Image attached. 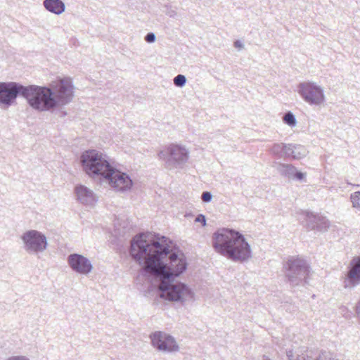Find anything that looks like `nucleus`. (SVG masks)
<instances>
[{"instance_id": "obj_27", "label": "nucleus", "mask_w": 360, "mask_h": 360, "mask_svg": "<svg viewBox=\"0 0 360 360\" xmlns=\"http://www.w3.org/2000/svg\"><path fill=\"white\" fill-rule=\"evenodd\" d=\"M286 356L288 360H302V356L295 354L292 349L286 350Z\"/></svg>"}, {"instance_id": "obj_3", "label": "nucleus", "mask_w": 360, "mask_h": 360, "mask_svg": "<svg viewBox=\"0 0 360 360\" xmlns=\"http://www.w3.org/2000/svg\"><path fill=\"white\" fill-rule=\"evenodd\" d=\"M34 87L35 99L32 100V108L38 111H49L66 105L73 97V85L70 78L61 79L53 89L38 85Z\"/></svg>"}, {"instance_id": "obj_38", "label": "nucleus", "mask_w": 360, "mask_h": 360, "mask_svg": "<svg viewBox=\"0 0 360 360\" xmlns=\"http://www.w3.org/2000/svg\"><path fill=\"white\" fill-rule=\"evenodd\" d=\"M342 311H345V310H347V308L345 307H342Z\"/></svg>"}, {"instance_id": "obj_9", "label": "nucleus", "mask_w": 360, "mask_h": 360, "mask_svg": "<svg viewBox=\"0 0 360 360\" xmlns=\"http://www.w3.org/2000/svg\"><path fill=\"white\" fill-rule=\"evenodd\" d=\"M21 239L24 243V249L28 253L43 252L48 247L46 236L37 230L25 231L21 236Z\"/></svg>"}, {"instance_id": "obj_15", "label": "nucleus", "mask_w": 360, "mask_h": 360, "mask_svg": "<svg viewBox=\"0 0 360 360\" xmlns=\"http://www.w3.org/2000/svg\"><path fill=\"white\" fill-rule=\"evenodd\" d=\"M43 6L49 12L60 15L65 11V4L62 0H44Z\"/></svg>"}, {"instance_id": "obj_14", "label": "nucleus", "mask_w": 360, "mask_h": 360, "mask_svg": "<svg viewBox=\"0 0 360 360\" xmlns=\"http://www.w3.org/2000/svg\"><path fill=\"white\" fill-rule=\"evenodd\" d=\"M276 169L284 178H287L290 180L306 181V173L298 171L296 167L291 164L278 163Z\"/></svg>"}, {"instance_id": "obj_29", "label": "nucleus", "mask_w": 360, "mask_h": 360, "mask_svg": "<svg viewBox=\"0 0 360 360\" xmlns=\"http://www.w3.org/2000/svg\"><path fill=\"white\" fill-rule=\"evenodd\" d=\"M212 194L211 192L210 191H204L202 193V195H201V199L204 202H210L212 201Z\"/></svg>"}, {"instance_id": "obj_25", "label": "nucleus", "mask_w": 360, "mask_h": 360, "mask_svg": "<svg viewBox=\"0 0 360 360\" xmlns=\"http://www.w3.org/2000/svg\"><path fill=\"white\" fill-rule=\"evenodd\" d=\"M295 144L285 143L283 158H291Z\"/></svg>"}, {"instance_id": "obj_18", "label": "nucleus", "mask_w": 360, "mask_h": 360, "mask_svg": "<svg viewBox=\"0 0 360 360\" xmlns=\"http://www.w3.org/2000/svg\"><path fill=\"white\" fill-rule=\"evenodd\" d=\"M165 336L166 333L163 331L152 333L149 336L152 346L160 351V349L163 348L162 345L164 344Z\"/></svg>"}, {"instance_id": "obj_21", "label": "nucleus", "mask_w": 360, "mask_h": 360, "mask_svg": "<svg viewBox=\"0 0 360 360\" xmlns=\"http://www.w3.org/2000/svg\"><path fill=\"white\" fill-rule=\"evenodd\" d=\"M283 122L291 127H295L297 123L295 115L291 111H288L284 114Z\"/></svg>"}, {"instance_id": "obj_6", "label": "nucleus", "mask_w": 360, "mask_h": 360, "mask_svg": "<svg viewBox=\"0 0 360 360\" xmlns=\"http://www.w3.org/2000/svg\"><path fill=\"white\" fill-rule=\"evenodd\" d=\"M188 151L184 147L171 144L165 149L160 150L158 155L159 159L165 162V167L169 169L181 168L188 159Z\"/></svg>"}, {"instance_id": "obj_8", "label": "nucleus", "mask_w": 360, "mask_h": 360, "mask_svg": "<svg viewBox=\"0 0 360 360\" xmlns=\"http://www.w3.org/2000/svg\"><path fill=\"white\" fill-rule=\"evenodd\" d=\"M298 94L309 105H320L325 102L323 89L312 82H304L299 84Z\"/></svg>"}, {"instance_id": "obj_7", "label": "nucleus", "mask_w": 360, "mask_h": 360, "mask_svg": "<svg viewBox=\"0 0 360 360\" xmlns=\"http://www.w3.org/2000/svg\"><path fill=\"white\" fill-rule=\"evenodd\" d=\"M115 169L106 154L91 148V180L98 179L103 183L105 176H112Z\"/></svg>"}, {"instance_id": "obj_17", "label": "nucleus", "mask_w": 360, "mask_h": 360, "mask_svg": "<svg viewBox=\"0 0 360 360\" xmlns=\"http://www.w3.org/2000/svg\"><path fill=\"white\" fill-rule=\"evenodd\" d=\"M162 348L160 349V351L165 352H179V346L176 342L175 338L169 334L166 333V336L165 338V342L162 345Z\"/></svg>"}, {"instance_id": "obj_20", "label": "nucleus", "mask_w": 360, "mask_h": 360, "mask_svg": "<svg viewBox=\"0 0 360 360\" xmlns=\"http://www.w3.org/2000/svg\"><path fill=\"white\" fill-rule=\"evenodd\" d=\"M307 151L304 146L299 144H295L292 159L300 160L306 156Z\"/></svg>"}, {"instance_id": "obj_13", "label": "nucleus", "mask_w": 360, "mask_h": 360, "mask_svg": "<svg viewBox=\"0 0 360 360\" xmlns=\"http://www.w3.org/2000/svg\"><path fill=\"white\" fill-rule=\"evenodd\" d=\"M306 221L307 226L310 230L326 232L330 226V221L325 217L310 212H306Z\"/></svg>"}, {"instance_id": "obj_33", "label": "nucleus", "mask_w": 360, "mask_h": 360, "mask_svg": "<svg viewBox=\"0 0 360 360\" xmlns=\"http://www.w3.org/2000/svg\"><path fill=\"white\" fill-rule=\"evenodd\" d=\"M356 313L357 314V317L360 322V300L357 302V304L356 305Z\"/></svg>"}, {"instance_id": "obj_28", "label": "nucleus", "mask_w": 360, "mask_h": 360, "mask_svg": "<svg viewBox=\"0 0 360 360\" xmlns=\"http://www.w3.org/2000/svg\"><path fill=\"white\" fill-rule=\"evenodd\" d=\"M316 351H308L302 356V360H316Z\"/></svg>"}, {"instance_id": "obj_10", "label": "nucleus", "mask_w": 360, "mask_h": 360, "mask_svg": "<svg viewBox=\"0 0 360 360\" xmlns=\"http://www.w3.org/2000/svg\"><path fill=\"white\" fill-rule=\"evenodd\" d=\"M110 187L118 191H126L129 190L133 181L131 177L126 173L114 169L112 176H105V181Z\"/></svg>"}, {"instance_id": "obj_34", "label": "nucleus", "mask_w": 360, "mask_h": 360, "mask_svg": "<svg viewBox=\"0 0 360 360\" xmlns=\"http://www.w3.org/2000/svg\"><path fill=\"white\" fill-rule=\"evenodd\" d=\"M234 46L236 48H243V44L240 41L236 40V41H234Z\"/></svg>"}, {"instance_id": "obj_19", "label": "nucleus", "mask_w": 360, "mask_h": 360, "mask_svg": "<svg viewBox=\"0 0 360 360\" xmlns=\"http://www.w3.org/2000/svg\"><path fill=\"white\" fill-rule=\"evenodd\" d=\"M80 163L85 173L90 176V149L82 153L80 157Z\"/></svg>"}, {"instance_id": "obj_30", "label": "nucleus", "mask_w": 360, "mask_h": 360, "mask_svg": "<svg viewBox=\"0 0 360 360\" xmlns=\"http://www.w3.org/2000/svg\"><path fill=\"white\" fill-rule=\"evenodd\" d=\"M156 40V36L153 32H148L145 37V41L149 44L154 43Z\"/></svg>"}, {"instance_id": "obj_32", "label": "nucleus", "mask_w": 360, "mask_h": 360, "mask_svg": "<svg viewBox=\"0 0 360 360\" xmlns=\"http://www.w3.org/2000/svg\"><path fill=\"white\" fill-rule=\"evenodd\" d=\"M6 360H30V359L25 356H12L11 357H8Z\"/></svg>"}, {"instance_id": "obj_11", "label": "nucleus", "mask_w": 360, "mask_h": 360, "mask_svg": "<svg viewBox=\"0 0 360 360\" xmlns=\"http://www.w3.org/2000/svg\"><path fill=\"white\" fill-rule=\"evenodd\" d=\"M344 284L346 288H354L360 284V255L352 259Z\"/></svg>"}, {"instance_id": "obj_16", "label": "nucleus", "mask_w": 360, "mask_h": 360, "mask_svg": "<svg viewBox=\"0 0 360 360\" xmlns=\"http://www.w3.org/2000/svg\"><path fill=\"white\" fill-rule=\"evenodd\" d=\"M77 200L82 204L88 205L90 202V189L86 186L78 184L75 188Z\"/></svg>"}, {"instance_id": "obj_37", "label": "nucleus", "mask_w": 360, "mask_h": 360, "mask_svg": "<svg viewBox=\"0 0 360 360\" xmlns=\"http://www.w3.org/2000/svg\"><path fill=\"white\" fill-rule=\"evenodd\" d=\"M330 360H338V359H335L333 355L330 352ZM329 360V359H327Z\"/></svg>"}, {"instance_id": "obj_24", "label": "nucleus", "mask_w": 360, "mask_h": 360, "mask_svg": "<svg viewBox=\"0 0 360 360\" xmlns=\"http://www.w3.org/2000/svg\"><path fill=\"white\" fill-rule=\"evenodd\" d=\"M186 77L184 75H178L174 78V84L177 87H183L186 84Z\"/></svg>"}, {"instance_id": "obj_26", "label": "nucleus", "mask_w": 360, "mask_h": 360, "mask_svg": "<svg viewBox=\"0 0 360 360\" xmlns=\"http://www.w3.org/2000/svg\"><path fill=\"white\" fill-rule=\"evenodd\" d=\"M330 359V352L326 351H318L316 350V360H327Z\"/></svg>"}, {"instance_id": "obj_5", "label": "nucleus", "mask_w": 360, "mask_h": 360, "mask_svg": "<svg viewBox=\"0 0 360 360\" xmlns=\"http://www.w3.org/2000/svg\"><path fill=\"white\" fill-rule=\"evenodd\" d=\"M287 282L292 287L308 284L310 269L307 261L292 257L283 265Z\"/></svg>"}, {"instance_id": "obj_35", "label": "nucleus", "mask_w": 360, "mask_h": 360, "mask_svg": "<svg viewBox=\"0 0 360 360\" xmlns=\"http://www.w3.org/2000/svg\"><path fill=\"white\" fill-rule=\"evenodd\" d=\"M91 202L93 201H96L97 200L96 199V196L94 195V194L93 193V192L91 191Z\"/></svg>"}, {"instance_id": "obj_36", "label": "nucleus", "mask_w": 360, "mask_h": 360, "mask_svg": "<svg viewBox=\"0 0 360 360\" xmlns=\"http://www.w3.org/2000/svg\"><path fill=\"white\" fill-rule=\"evenodd\" d=\"M115 227H116V229H117L118 231H120V228H119V227H117V225H115ZM126 232H127L126 231H123L122 232L119 231V234H123V235H124V234H125V233H126Z\"/></svg>"}, {"instance_id": "obj_22", "label": "nucleus", "mask_w": 360, "mask_h": 360, "mask_svg": "<svg viewBox=\"0 0 360 360\" xmlns=\"http://www.w3.org/2000/svg\"><path fill=\"white\" fill-rule=\"evenodd\" d=\"M284 145H285V143H274L270 150L271 153L274 155L277 156L279 158H283Z\"/></svg>"}, {"instance_id": "obj_23", "label": "nucleus", "mask_w": 360, "mask_h": 360, "mask_svg": "<svg viewBox=\"0 0 360 360\" xmlns=\"http://www.w3.org/2000/svg\"><path fill=\"white\" fill-rule=\"evenodd\" d=\"M350 200L352 207L360 211V191H356L351 194Z\"/></svg>"}, {"instance_id": "obj_31", "label": "nucleus", "mask_w": 360, "mask_h": 360, "mask_svg": "<svg viewBox=\"0 0 360 360\" xmlns=\"http://www.w3.org/2000/svg\"><path fill=\"white\" fill-rule=\"evenodd\" d=\"M195 222L200 223L203 226L206 225V217L204 214H200L195 219Z\"/></svg>"}, {"instance_id": "obj_40", "label": "nucleus", "mask_w": 360, "mask_h": 360, "mask_svg": "<svg viewBox=\"0 0 360 360\" xmlns=\"http://www.w3.org/2000/svg\"><path fill=\"white\" fill-rule=\"evenodd\" d=\"M354 186H356V187H359V184H356V185H354Z\"/></svg>"}, {"instance_id": "obj_1", "label": "nucleus", "mask_w": 360, "mask_h": 360, "mask_svg": "<svg viewBox=\"0 0 360 360\" xmlns=\"http://www.w3.org/2000/svg\"><path fill=\"white\" fill-rule=\"evenodd\" d=\"M144 233L135 236L131 242L130 255L141 269V274L157 284L160 297L169 301L193 300V292L184 283L174 281L188 266L184 253L170 248L171 240L155 234L151 240Z\"/></svg>"}, {"instance_id": "obj_4", "label": "nucleus", "mask_w": 360, "mask_h": 360, "mask_svg": "<svg viewBox=\"0 0 360 360\" xmlns=\"http://www.w3.org/2000/svg\"><path fill=\"white\" fill-rule=\"evenodd\" d=\"M34 89V84L24 86L15 82H0V105L8 108L15 103L18 96H21L32 108V100L35 99Z\"/></svg>"}, {"instance_id": "obj_39", "label": "nucleus", "mask_w": 360, "mask_h": 360, "mask_svg": "<svg viewBox=\"0 0 360 360\" xmlns=\"http://www.w3.org/2000/svg\"><path fill=\"white\" fill-rule=\"evenodd\" d=\"M66 115V112H63V115Z\"/></svg>"}, {"instance_id": "obj_12", "label": "nucleus", "mask_w": 360, "mask_h": 360, "mask_svg": "<svg viewBox=\"0 0 360 360\" xmlns=\"http://www.w3.org/2000/svg\"><path fill=\"white\" fill-rule=\"evenodd\" d=\"M67 261L72 270L77 274H87L90 272V260L82 255L70 254Z\"/></svg>"}, {"instance_id": "obj_2", "label": "nucleus", "mask_w": 360, "mask_h": 360, "mask_svg": "<svg viewBox=\"0 0 360 360\" xmlns=\"http://www.w3.org/2000/svg\"><path fill=\"white\" fill-rule=\"evenodd\" d=\"M214 250L233 262L243 263L252 257L250 244L245 236L234 229H218L212 236Z\"/></svg>"}]
</instances>
